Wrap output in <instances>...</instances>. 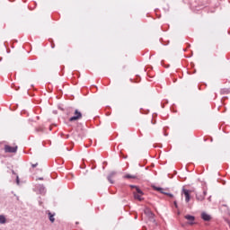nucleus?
<instances>
[{
  "label": "nucleus",
  "mask_w": 230,
  "mask_h": 230,
  "mask_svg": "<svg viewBox=\"0 0 230 230\" xmlns=\"http://www.w3.org/2000/svg\"><path fill=\"white\" fill-rule=\"evenodd\" d=\"M131 188L136 190V191L133 192L134 199L139 201L143 200V191L139 189V187L131 185Z\"/></svg>",
  "instance_id": "nucleus-1"
},
{
  "label": "nucleus",
  "mask_w": 230,
  "mask_h": 230,
  "mask_svg": "<svg viewBox=\"0 0 230 230\" xmlns=\"http://www.w3.org/2000/svg\"><path fill=\"white\" fill-rule=\"evenodd\" d=\"M191 193H193V190H188V189H182L181 195H184L185 197V202H190L191 200Z\"/></svg>",
  "instance_id": "nucleus-2"
},
{
  "label": "nucleus",
  "mask_w": 230,
  "mask_h": 230,
  "mask_svg": "<svg viewBox=\"0 0 230 230\" xmlns=\"http://www.w3.org/2000/svg\"><path fill=\"white\" fill-rule=\"evenodd\" d=\"M78 119H82V112L78 110H75L74 116L69 119V121H78Z\"/></svg>",
  "instance_id": "nucleus-3"
},
{
  "label": "nucleus",
  "mask_w": 230,
  "mask_h": 230,
  "mask_svg": "<svg viewBox=\"0 0 230 230\" xmlns=\"http://www.w3.org/2000/svg\"><path fill=\"white\" fill-rule=\"evenodd\" d=\"M4 152L6 154H15L17 152V146H10L8 145L4 146Z\"/></svg>",
  "instance_id": "nucleus-4"
},
{
  "label": "nucleus",
  "mask_w": 230,
  "mask_h": 230,
  "mask_svg": "<svg viewBox=\"0 0 230 230\" xmlns=\"http://www.w3.org/2000/svg\"><path fill=\"white\" fill-rule=\"evenodd\" d=\"M201 218L205 222H209V220H211V216L206 212H203V213H201Z\"/></svg>",
  "instance_id": "nucleus-5"
},
{
  "label": "nucleus",
  "mask_w": 230,
  "mask_h": 230,
  "mask_svg": "<svg viewBox=\"0 0 230 230\" xmlns=\"http://www.w3.org/2000/svg\"><path fill=\"white\" fill-rule=\"evenodd\" d=\"M184 218L189 221V224H190V226H193V224H194V222H195V217L190 216V215H186V216L184 217Z\"/></svg>",
  "instance_id": "nucleus-6"
},
{
  "label": "nucleus",
  "mask_w": 230,
  "mask_h": 230,
  "mask_svg": "<svg viewBox=\"0 0 230 230\" xmlns=\"http://www.w3.org/2000/svg\"><path fill=\"white\" fill-rule=\"evenodd\" d=\"M49 221L53 224L55 222V214H51V212L48 211Z\"/></svg>",
  "instance_id": "nucleus-7"
},
{
  "label": "nucleus",
  "mask_w": 230,
  "mask_h": 230,
  "mask_svg": "<svg viewBox=\"0 0 230 230\" xmlns=\"http://www.w3.org/2000/svg\"><path fill=\"white\" fill-rule=\"evenodd\" d=\"M124 179H137V175L136 174H126Z\"/></svg>",
  "instance_id": "nucleus-8"
},
{
  "label": "nucleus",
  "mask_w": 230,
  "mask_h": 230,
  "mask_svg": "<svg viewBox=\"0 0 230 230\" xmlns=\"http://www.w3.org/2000/svg\"><path fill=\"white\" fill-rule=\"evenodd\" d=\"M153 188H154V190H155V191H159L160 193H163L164 195V193H165L164 189H163L161 187H155V186H154Z\"/></svg>",
  "instance_id": "nucleus-9"
},
{
  "label": "nucleus",
  "mask_w": 230,
  "mask_h": 230,
  "mask_svg": "<svg viewBox=\"0 0 230 230\" xmlns=\"http://www.w3.org/2000/svg\"><path fill=\"white\" fill-rule=\"evenodd\" d=\"M0 224H6V217L4 215L0 216Z\"/></svg>",
  "instance_id": "nucleus-10"
},
{
  "label": "nucleus",
  "mask_w": 230,
  "mask_h": 230,
  "mask_svg": "<svg viewBox=\"0 0 230 230\" xmlns=\"http://www.w3.org/2000/svg\"><path fill=\"white\" fill-rule=\"evenodd\" d=\"M196 199H197V200H199V202H202V200H204V199H205V197H204V195H196Z\"/></svg>",
  "instance_id": "nucleus-11"
},
{
  "label": "nucleus",
  "mask_w": 230,
  "mask_h": 230,
  "mask_svg": "<svg viewBox=\"0 0 230 230\" xmlns=\"http://www.w3.org/2000/svg\"><path fill=\"white\" fill-rule=\"evenodd\" d=\"M115 173L112 172L111 175L108 177V181L111 183L114 184V181H112V177H114Z\"/></svg>",
  "instance_id": "nucleus-12"
},
{
  "label": "nucleus",
  "mask_w": 230,
  "mask_h": 230,
  "mask_svg": "<svg viewBox=\"0 0 230 230\" xmlns=\"http://www.w3.org/2000/svg\"><path fill=\"white\" fill-rule=\"evenodd\" d=\"M164 195H167V197H170L171 199H173V194L165 192V193H164Z\"/></svg>",
  "instance_id": "nucleus-13"
},
{
  "label": "nucleus",
  "mask_w": 230,
  "mask_h": 230,
  "mask_svg": "<svg viewBox=\"0 0 230 230\" xmlns=\"http://www.w3.org/2000/svg\"><path fill=\"white\" fill-rule=\"evenodd\" d=\"M173 204H174V208H176L177 209V208H179V206L177 205V201H174Z\"/></svg>",
  "instance_id": "nucleus-14"
},
{
  "label": "nucleus",
  "mask_w": 230,
  "mask_h": 230,
  "mask_svg": "<svg viewBox=\"0 0 230 230\" xmlns=\"http://www.w3.org/2000/svg\"><path fill=\"white\" fill-rule=\"evenodd\" d=\"M37 164H32V168H35V167L37 166Z\"/></svg>",
  "instance_id": "nucleus-15"
},
{
  "label": "nucleus",
  "mask_w": 230,
  "mask_h": 230,
  "mask_svg": "<svg viewBox=\"0 0 230 230\" xmlns=\"http://www.w3.org/2000/svg\"><path fill=\"white\" fill-rule=\"evenodd\" d=\"M39 181H44V178H39Z\"/></svg>",
  "instance_id": "nucleus-16"
}]
</instances>
